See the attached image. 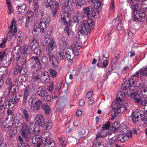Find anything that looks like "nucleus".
I'll list each match as a JSON object with an SVG mask.
<instances>
[{
	"label": "nucleus",
	"mask_w": 147,
	"mask_h": 147,
	"mask_svg": "<svg viewBox=\"0 0 147 147\" xmlns=\"http://www.w3.org/2000/svg\"><path fill=\"white\" fill-rule=\"evenodd\" d=\"M143 111H140L138 112H134L131 114L133 122L136 123L138 121L139 119V116L142 115Z\"/></svg>",
	"instance_id": "6ab92c4d"
},
{
	"label": "nucleus",
	"mask_w": 147,
	"mask_h": 147,
	"mask_svg": "<svg viewBox=\"0 0 147 147\" xmlns=\"http://www.w3.org/2000/svg\"><path fill=\"white\" fill-rule=\"evenodd\" d=\"M109 138H110L109 139V144L108 145L107 147H113L114 145V143L115 142V140L113 138H111L109 137Z\"/></svg>",
	"instance_id": "69168bd1"
},
{
	"label": "nucleus",
	"mask_w": 147,
	"mask_h": 147,
	"mask_svg": "<svg viewBox=\"0 0 147 147\" xmlns=\"http://www.w3.org/2000/svg\"><path fill=\"white\" fill-rule=\"evenodd\" d=\"M22 113L23 114V118L25 119L26 121H28L30 120V117L27 110L25 109H23Z\"/></svg>",
	"instance_id": "72a5a7b5"
},
{
	"label": "nucleus",
	"mask_w": 147,
	"mask_h": 147,
	"mask_svg": "<svg viewBox=\"0 0 147 147\" xmlns=\"http://www.w3.org/2000/svg\"><path fill=\"white\" fill-rule=\"evenodd\" d=\"M127 136H124L122 134H120L118 135L116 139L118 141L124 142L125 140H127Z\"/></svg>",
	"instance_id": "a19ab883"
},
{
	"label": "nucleus",
	"mask_w": 147,
	"mask_h": 147,
	"mask_svg": "<svg viewBox=\"0 0 147 147\" xmlns=\"http://www.w3.org/2000/svg\"><path fill=\"white\" fill-rule=\"evenodd\" d=\"M141 103H140V105H142L144 106V112L147 114V101L145 99H143L141 102Z\"/></svg>",
	"instance_id": "c03bdc74"
},
{
	"label": "nucleus",
	"mask_w": 147,
	"mask_h": 147,
	"mask_svg": "<svg viewBox=\"0 0 147 147\" xmlns=\"http://www.w3.org/2000/svg\"><path fill=\"white\" fill-rule=\"evenodd\" d=\"M21 95H19L17 96L16 94H13L11 95V99H12V100H13L14 103H17L18 101L20 100V97Z\"/></svg>",
	"instance_id": "4c0bfd02"
},
{
	"label": "nucleus",
	"mask_w": 147,
	"mask_h": 147,
	"mask_svg": "<svg viewBox=\"0 0 147 147\" xmlns=\"http://www.w3.org/2000/svg\"><path fill=\"white\" fill-rule=\"evenodd\" d=\"M6 99L5 98H3L1 100L0 104L1 105V107L0 108V110L2 112H3L4 111L5 106V101Z\"/></svg>",
	"instance_id": "8fccbe9b"
},
{
	"label": "nucleus",
	"mask_w": 147,
	"mask_h": 147,
	"mask_svg": "<svg viewBox=\"0 0 147 147\" xmlns=\"http://www.w3.org/2000/svg\"><path fill=\"white\" fill-rule=\"evenodd\" d=\"M138 87L136 82L134 81L133 79H130L123 83L121 88L123 90H126L129 89L133 91L136 89Z\"/></svg>",
	"instance_id": "7ed1b4c3"
},
{
	"label": "nucleus",
	"mask_w": 147,
	"mask_h": 147,
	"mask_svg": "<svg viewBox=\"0 0 147 147\" xmlns=\"http://www.w3.org/2000/svg\"><path fill=\"white\" fill-rule=\"evenodd\" d=\"M94 25V22L92 19L84 21L82 22L80 32L81 33L86 35L93 28Z\"/></svg>",
	"instance_id": "f257e3e1"
},
{
	"label": "nucleus",
	"mask_w": 147,
	"mask_h": 147,
	"mask_svg": "<svg viewBox=\"0 0 147 147\" xmlns=\"http://www.w3.org/2000/svg\"><path fill=\"white\" fill-rule=\"evenodd\" d=\"M18 147H30L29 145L26 142H21L18 143Z\"/></svg>",
	"instance_id": "0e129e2a"
},
{
	"label": "nucleus",
	"mask_w": 147,
	"mask_h": 147,
	"mask_svg": "<svg viewBox=\"0 0 147 147\" xmlns=\"http://www.w3.org/2000/svg\"><path fill=\"white\" fill-rule=\"evenodd\" d=\"M128 96L130 97L131 98L133 99L134 101L138 104L141 103V102L143 99L139 98L140 95L136 92H133L128 95Z\"/></svg>",
	"instance_id": "f8f14e48"
},
{
	"label": "nucleus",
	"mask_w": 147,
	"mask_h": 147,
	"mask_svg": "<svg viewBox=\"0 0 147 147\" xmlns=\"http://www.w3.org/2000/svg\"><path fill=\"white\" fill-rule=\"evenodd\" d=\"M138 5V3H136L131 6L132 9L134 10V20L139 22H143L145 18V14L143 11L137 9Z\"/></svg>",
	"instance_id": "f03ea898"
},
{
	"label": "nucleus",
	"mask_w": 147,
	"mask_h": 147,
	"mask_svg": "<svg viewBox=\"0 0 147 147\" xmlns=\"http://www.w3.org/2000/svg\"><path fill=\"white\" fill-rule=\"evenodd\" d=\"M44 103L42 101L40 100H36L34 102V107H32V110H40L41 108H42Z\"/></svg>",
	"instance_id": "a211bd4d"
},
{
	"label": "nucleus",
	"mask_w": 147,
	"mask_h": 147,
	"mask_svg": "<svg viewBox=\"0 0 147 147\" xmlns=\"http://www.w3.org/2000/svg\"><path fill=\"white\" fill-rule=\"evenodd\" d=\"M56 44L54 39L52 40L51 42L49 43L47 47L46 51V54L54 53L53 51L54 48L56 47Z\"/></svg>",
	"instance_id": "1a4fd4ad"
},
{
	"label": "nucleus",
	"mask_w": 147,
	"mask_h": 147,
	"mask_svg": "<svg viewBox=\"0 0 147 147\" xmlns=\"http://www.w3.org/2000/svg\"><path fill=\"white\" fill-rule=\"evenodd\" d=\"M49 71L50 75L53 78L55 77L57 75V72L54 69H49Z\"/></svg>",
	"instance_id": "052dcab7"
},
{
	"label": "nucleus",
	"mask_w": 147,
	"mask_h": 147,
	"mask_svg": "<svg viewBox=\"0 0 147 147\" xmlns=\"http://www.w3.org/2000/svg\"><path fill=\"white\" fill-rule=\"evenodd\" d=\"M52 126V122L50 121L49 120L48 121H45V124L43 125V126H42L46 128L47 129H50Z\"/></svg>",
	"instance_id": "c9c22d12"
},
{
	"label": "nucleus",
	"mask_w": 147,
	"mask_h": 147,
	"mask_svg": "<svg viewBox=\"0 0 147 147\" xmlns=\"http://www.w3.org/2000/svg\"><path fill=\"white\" fill-rule=\"evenodd\" d=\"M29 61L32 68H37L38 70L41 68L42 65L40 62V57L33 56L30 59Z\"/></svg>",
	"instance_id": "423d86ee"
},
{
	"label": "nucleus",
	"mask_w": 147,
	"mask_h": 147,
	"mask_svg": "<svg viewBox=\"0 0 147 147\" xmlns=\"http://www.w3.org/2000/svg\"><path fill=\"white\" fill-rule=\"evenodd\" d=\"M110 121H108L107 123H105L103 125L102 127V130H101L100 131V132L101 133H102L101 132V131L103 132V134H105L106 132H107V135L109 134V136L111 135L112 134V133H109V132H107V131H104L103 132L104 130H106L107 129H109V128L110 126Z\"/></svg>",
	"instance_id": "cd10ccee"
},
{
	"label": "nucleus",
	"mask_w": 147,
	"mask_h": 147,
	"mask_svg": "<svg viewBox=\"0 0 147 147\" xmlns=\"http://www.w3.org/2000/svg\"><path fill=\"white\" fill-rule=\"evenodd\" d=\"M42 108L44 110L45 113L46 115H49L50 114L51 111V109L48 104H44Z\"/></svg>",
	"instance_id": "7c9ffc66"
},
{
	"label": "nucleus",
	"mask_w": 147,
	"mask_h": 147,
	"mask_svg": "<svg viewBox=\"0 0 147 147\" xmlns=\"http://www.w3.org/2000/svg\"><path fill=\"white\" fill-rule=\"evenodd\" d=\"M27 78V75H20L18 79V82L20 83L25 82L26 81Z\"/></svg>",
	"instance_id": "ea45409f"
},
{
	"label": "nucleus",
	"mask_w": 147,
	"mask_h": 147,
	"mask_svg": "<svg viewBox=\"0 0 147 147\" xmlns=\"http://www.w3.org/2000/svg\"><path fill=\"white\" fill-rule=\"evenodd\" d=\"M65 54L64 50L60 48L58 51H57L56 56L58 59L60 61L66 60Z\"/></svg>",
	"instance_id": "dca6fc26"
},
{
	"label": "nucleus",
	"mask_w": 147,
	"mask_h": 147,
	"mask_svg": "<svg viewBox=\"0 0 147 147\" xmlns=\"http://www.w3.org/2000/svg\"><path fill=\"white\" fill-rule=\"evenodd\" d=\"M5 83L7 85H8V87H9V88H11L12 83L11 79L10 78H7L5 82Z\"/></svg>",
	"instance_id": "e2e57ef3"
},
{
	"label": "nucleus",
	"mask_w": 147,
	"mask_h": 147,
	"mask_svg": "<svg viewBox=\"0 0 147 147\" xmlns=\"http://www.w3.org/2000/svg\"><path fill=\"white\" fill-rule=\"evenodd\" d=\"M6 37L8 38V39L14 40L16 39V37L20 38V36L18 35V34H16L12 31L8 32V34L6 35Z\"/></svg>",
	"instance_id": "b1692460"
},
{
	"label": "nucleus",
	"mask_w": 147,
	"mask_h": 147,
	"mask_svg": "<svg viewBox=\"0 0 147 147\" xmlns=\"http://www.w3.org/2000/svg\"><path fill=\"white\" fill-rule=\"evenodd\" d=\"M7 55L5 51H2L0 52V61H3V60H7Z\"/></svg>",
	"instance_id": "79ce46f5"
},
{
	"label": "nucleus",
	"mask_w": 147,
	"mask_h": 147,
	"mask_svg": "<svg viewBox=\"0 0 147 147\" xmlns=\"http://www.w3.org/2000/svg\"><path fill=\"white\" fill-rule=\"evenodd\" d=\"M35 120L37 123L38 125L39 126H43L45 124V119L43 116L41 114L36 115L34 117Z\"/></svg>",
	"instance_id": "4468645a"
},
{
	"label": "nucleus",
	"mask_w": 147,
	"mask_h": 147,
	"mask_svg": "<svg viewBox=\"0 0 147 147\" xmlns=\"http://www.w3.org/2000/svg\"><path fill=\"white\" fill-rule=\"evenodd\" d=\"M43 36H45L44 38L45 41L47 43H49L50 42H51L52 41V40H53L54 39L53 38L49 37L48 34V36H46L43 34Z\"/></svg>",
	"instance_id": "bf43d9fd"
},
{
	"label": "nucleus",
	"mask_w": 147,
	"mask_h": 147,
	"mask_svg": "<svg viewBox=\"0 0 147 147\" xmlns=\"http://www.w3.org/2000/svg\"><path fill=\"white\" fill-rule=\"evenodd\" d=\"M1 71L0 72V89L2 87L3 83V79L4 78V76L7 75V69L6 67H2Z\"/></svg>",
	"instance_id": "2eb2a0df"
},
{
	"label": "nucleus",
	"mask_w": 147,
	"mask_h": 147,
	"mask_svg": "<svg viewBox=\"0 0 147 147\" xmlns=\"http://www.w3.org/2000/svg\"><path fill=\"white\" fill-rule=\"evenodd\" d=\"M102 133H98L97 134L95 140L93 142V146L95 147H100V146L103 145L102 140V138H105L107 135V133L106 132L105 134H103V132L101 131Z\"/></svg>",
	"instance_id": "39448f33"
},
{
	"label": "nucleus",
	"mask_w": 147,
	"mask_h": 147,
	"mask_svg": "<svg viewBox=\"0 0 147 147\" xmlns=\"http://www.w3.org/2000/svg\"><path fill=\"white\" fill-rule=\"evenodd\" d=\"M23 51H22V49L21 54L22 55H27L30 53V49L27 47L23 46L22 47Z\"/></svg>",
	"instance_id": "58836bf2"
},
{
	"label": "nucleus",
	"mask_w": 147,
	"mask_h": 147,
	"mask_svg": "<svg viewBox=\"0 0 147 147\" xmlns=\"http://www.w3.org/2000/svg\"><path fill=\"white\" fill-rule=\"evenodd\" d=\"M47 135H48V136H47L45 139V140L43 143V144L49 147H55L56 144L55 141L53 139L51 138L49 136V134L50 133L48 132H46L45 133Z\"/></svg>",
	"instance_id": "6e6552de"
},
{
	"label": "nucleus",
	"mask_w": 147,
	"mask_h": 147,
	"mask_svg": "<svg viewBox=\"0 0 147 147\" xmlns=\"http://www.w3.org/2000/svg\"><path fill=\"white\" fill-rule=\"evenodd\" d=\"M22 48L19 49L17 51L16 54V59L17 61H18L21 57V55H22L21 54Z\"/></svg>",
	"instance_id": "603ef678"
},
{
	"label": "nucleus",
	"mask_w": 147,
	"mask_h": 147,
	"mask_svg": "<svg viewBox=\"0 0 147 147\" xmlns=\"http://www.w3.org/2000/svg\"><path fill=\"white\" fill-rule=\"evenodd\" d=\"M11 88L8 87L4 91V96L7 97H9L10 96V91Z\"/></svg>",
	"instance_id": "3c124183"
},
{
	"label": "nucleus",
	"mask_w": 147,
	"mask_h": 147,
	"mask_svg": "<svg viewBox=\"0 0 147 147\" xmlns=\"http://www.w3.org/2000/svg\"><path fill=\"white\" fill-rule=\"evenodd\" d=\"M32 138V144L34 146L40 147L42 145V140L37 139V138L35 137V136H34Z\"/></svg>",
	"instance_id": "c85d7f7f"
},
{
	"label": "nucleus",
	"mask_w": 147,
	"mask_h": 147,
	"mask_svg": "<svg viewBox=\"0 0 147 147\" xmlns=\"http://www.w3.org/2000/svg\"><path fill=\"white\" fill-rule=\"evenodd\" d=\"M101 4L100 1H96L93 3L92 6L96 9H98L101 6Z\"/></svg>",
	"instance_id": "09e8293b"
},
{
	"label": "nucleus",
	"mask_w": 147,
	"mask_h": 147,
	"mask_svg": "<svg viewBox=\"0 0 147 147\" xmlns=\"http://www.w3.org/2000/svg\"><path fill=\"white\" fill-rule=\"evenodd\" d=\"M25 126L23 127V130H25L26 131L31 132L32 131L34 128L35 125L31 123L30 120L26 121L25 123Z\"/></svg>",
	"instance_id": "9b49d317"
},
{
	"label": "nucleus",
	"mask_w": 147,
	"mask_h": 147,
	"mask_svg": "<svg viewBox=\"0 0 147 147\" xmlns=\"http://www.w3.org/2000/svg\"><path fill=\"white\" fill-rule=\"evenodd\" d=\"M39 43L38 40L37 38H35L32 39L30 44V45H35L36 46H38V45Z\"/></svg>",
	"instance_id": "338daca9"
},
{
	"label": "nucleus",
	"mask_w": 147,
	"mask_h": 147,
	"mask_svg": "<svg viewBox=\"0 0 147 147\" xmlns=\"http://www.w3.org/2000/svg\"><path fill=\"white\" fill-rule=\"evenodd\" d=\"M46 55L49 58L50 62L53 67L55 68L57 67L59 64V61L55 56L54 53Z\"/></svg>",
	"instance_id": "9d476101"
},
{
	"label": "nucleus",
	"mask_w": 147,
	"mask_h": 147,
	"mask_svg": "<svg viewBox=\"0 0 147 147\" xmlns=\"http://www.w3.org/2000/svg\"><path fill=\"white\" fill-rule=\"evenodd\" d=\"M34 15V13L32 11H28L26 13V16L27 19L30 20V18Z\"/></svg>",
	"instance_id": "774afa93"
},
{
	"label": "nucleus",
	"mask_w": 147,
	"mask_h": 147,
	"mask_svg": "<svg viewBox=\"0 0 147 147\" xmlns=\"http://www.w3.org/2000/svg\"><path fill=\"white\" fill-rule=\"evenodd\" d=\"M122 21L120 19V21H118V24H117L116 23H114L115 25L117 27V28L118 30H122L123 29L122 25L121 24L122 22Z\"/></svg>",
	"instance_id": "864d4df0"
},
{
	"label": "nucleus",
	"mask_w": 147,
	"mask_h": 147,
	"mask_svg": "<svg viewBox=\"0 0 147 147\" xmlns=\"http://www.w3.org/2000/svg\"><path fill=\"white\" fill-rule=\"evenodd\" d=\"M74 2L75 6L77 8H80L83 5V1L82 0H73Z\"/></svg>",
	"instance_id": "e433bc0d"
},
{
	"label": "nucleus",
	"mask_w": 147,
	"mask_h": 147,
	"mask_svg": "<svg viewBox=\"0 0 147 147\" xmlns=\"http://www.w3.org/2000/svg\"><path fill=\"white\" fill-rule=\"evenodd\" d=\"M145 75L147 76V71L145 70L144 68L139 71L137 72L136 74L134 75L133 76L138 78Z\"/></svg>",
	"instance_id": "bb28decb"
},
{
	"label": "nucleus",
	"mask_w": 147,
	"mask_h": 147,
	"mask_svg": "<svg viewBox=\"0 0 147 147\" xmlns=\"http://www.w3.org/2000/svg\"><path fill=\"white\" fill-rule=\"evenodd\" d=\"M22 135L24 139L27 142H30L31 140H32L34 136L31 132L26 131L25 130H22Z\"/></svg>",
	"instance_id": "ddd939ff"
},
{
	"label": "nucleus",
	"mask_w": 147,
	"mask_h": 147,
	"mask_svg": "<svg viewBox=\"0 0 147 147\" xmlns=\"http://www.w3.org/2000/svg\"><path fill=\"white\" fill-rule=\"evenodd\" d=\"M144 113L143 112L142 113V115L140 116V117H142L141 119V122L142 124L145 123H147V116H146L145 115H144Z\"/></svg>",
	"instance_id": "de8ad7c7"
},
{
	"label": "nucleus",
	"mask_w": 147,
	"mask_h": 147,
	"mask_svg": "<svg viewBox=\"0 0 147 147\" xmlns=\"http://www.w3.org/2000/svg\"><path fill=\"white\" fill-rule=\"evenodd\" d=\"M7 128L8 130L7 132V136L10 137H12L15 136L17 132V128L11 126H8Z\"/></svg>",
	"instance_id": "f3484780"
},
{
	"label": "nucleus",
	"mask_w": 147,
	"mask_h": 147,
	"mask_svg": "<svg viewBox=\"0 0 147 147\" xmlns=\"http://www.w3.org/2000/svg\"><path fill=\"white\" fill-rule=\"evenodd\" d=\"M40 78L43 82H47L50 80V76L49 73L45 72L41 73Z\"/></svg>",
	"instance_id": "4be33fe9"
},
{
	"label": "nucleus",
	"mask_w": 147,
	"mask_h": 147,
	"mask_svg": "<svg viewBox=\"0 0 147 147\" xmlns=\"http://www.w3.org/2000/svg\"><path fill=\"white\" fill-rule=\"evenodd\" d=\"M32 78L34 81H38L40 78L37 73H33L32 76Z\"/></svg>",
	"instance_id": "680f3d73"
},
{
	"label": "nucleus",
	"mask_w": 147,
	"mask_h": 147,
	"mask_svg": "<svg viewBox=\"0 0 147 147\" xmlns=\"http://www.w3.org/2000/svg\"><path fill=\"white\" fill-rule=\"evenodd\" d=\"M30 89L29 87H26L24 91L23 99L22 100V103H25L28 97L30 96Z\"/></svg>",
	"instance_id": "5701e85b"
},
{
	"label": "nucleus",
	"mask_w": 147,
	"mask_h": 147,
	"mask_svg": "<svg viewBox=\"0 0 147 147\" xmlns=\"http://www.w3.org/2000/svg\"><path fill=\"white\" fill-rule=\"evenodd\" d=\"M53 3V0H47L45 5V7L48 9H50Z\"/></svg>",
	"instance_id": "49530a36"
},
{
	"label": "nucleus",
	"mask_w": 147,
	"mask_h": 147,
	"mask_svg": "<svg viewBox=\"0 0 147 147\" xmlns=\"http://www.w3.org/2000/svg\"><path fill=\"white\" fill-rule=\"evenodd\" d=\"M51 13L52 16L53 17H55L56 16L59 9V5L57 2L54 3L51 7Z\"/></svg>",
	"instance_id": "aec40b11"
},
{
	"label": "nucleus",
	"mask_w": 147,
	"mask_h": 147,
	"mask_svg": "<svg viewBox=\"0 0 147 147\" xmlns=\"http://www.w3.org/2000/svg\"><path fill=\"white\" fill-rule=\"evenodd\" d=\"M14 103L12 99H7L6 102H5V107L7 108H11L14 106Z\"/></svg>",
	"instance_id": "c756f323"
},
{
	"label": "nucleus",
	"mask_w": 147,
	"mask_h": 147,
	"mask_svg": "<svg viewBox=\"0 0 147 147\" xmlns=\"http://www.w3.org/2000/svg\"><path fill=\"white\" fill-rule=\"evenodd\" d=\"M65 53L66 55H71V56H73L74 55L73 50L72 49L70 48H68L65 52Z\"/></svg>",
	"instance_id": "5fc2aeb1"
},
{
	"label": "nucleus",
	"mask_w": 147,
	"mask_h": 147,
	"mask_svg": "<svg viewBox=\"0 0 147 147\" xmlns=\"http://www.w3.org/2000/svg\"><path fill=\"white\" fill-rule=\"evenodd\" d=\"M48 25L46 24L42 20L40 21L39 23V26L40 30H41L42 33L44 34L45 36H48V34L47 32L46 27L48 26Z\"/></svg>",
	"instance_id": "412c9836"
},
{
	"label": "nucleus",
	"mask_w": 147,
	"mask_h": 147,
	"mask_svg": "<svg viewBox=\"0 0 147 147\" xmlns=\"http://www.w3.org/2000/svg\"><path fill=\"white\" fill-rule=\"evenodd\" d=\"M67 38L64 36H63L61 38V41L62 42L63 46L65 47H67L68 45V43L67 42Z\"/></svg>",
	"instance_id": "6e6d98bb"
},
{
	"label": "nucleus",
	"mask_w": 147,
	"mask_h": 147,
	"mask_svg": "<svg viewBox=\"0 0 147 147\" xmlns=\"http://www.w3.org/2000/svg\"><path fill=\"white\" fill-rule=\"evenodd\" d=\"M120 126V125L119 124V122L118 121H115L112 124L110 129L111 130L115 132L118 130Z\"/></svg>",
	"instance_id": "2f4dec72"
},
{
	"label": "nucleus",
	"mask_w": 147,
	"mask_h": 147,
	"mask_svg": "<svg viewBox=\"0 0 147 147\" xmlns=\"http://www.w3.org/2000/svg\"><path fill=\"white\" fill-rule=\"evenodd\" d=\"M124 93L121 92H120L118 93L117 96L118 97L120 96L119 98H117L115 101V102L113 103V104L115 103V107L114 108L116 109V110L119 111L120 110L122 111H124L127 109V107L125 105L120 104V102L121 101V100L120 98H122V96H124Z\"/></svg>",
	"instance_id": "20e7f679"
},
{
	"label": "nucleus",
	"mask_w": 147,
	"mask_h": 147,
	"mask_svg": "<svg viewBox=\"0 0 147 147\" xmlns=\"http://www.w3.org/2000/svg\"><path fill=\"white\" fill-rule=\"evenodd\" d=\"M46 90L44 87L39 88L38 89L37 94L40 96L44 97L47 92H45Z\"/></svg>",
	"instance_id": "473e14b6"
},
{
	"label": "nucleus",
	"mask_w": 147,
	"mask_h": 147,
	"mask_svg": "<svg viewBox=\"0 0 147 147\" xmlns=\"http://www.w3.org/2000/svg\"><path fill=\"white\" fill-rule=\"evenodd\" d=\"M61 21H62L64 24L66 25L65 28H71V23L72 22L71 20L67 21L66 18L65 17H61Z\"/></svg>",
	"instance_id": "f704fd0d"
},
{
	"label": "nucleus",
	"mask_w": 147,
	"mask_h": 147,
	"mask_svg": "<svg viewBox=\"0 0 147 147\" xmlns=\"http://www.w3.org/2000/svg\"><path fill=\"white\" fill-rule=\"evenodd\" d=\"M30 49L34 51V53L37 55H39L41 53L40 47L35 45H31Z\"/></svg>",
	"instance_id": "a878e982"
},
{
	"label": "nucleus",
	"mask_w": 147,
	"mask_h": 147,
	"mask_svg": "<svg viewBox=\"0 0 147 147\" xmlns=\"http://www.w3.org/2000/svg\"><path fill=\"white\" fill-rule=\"evenodd\" d=\"M18 1H22L23 2L21 3H19L18 6V12L20 13H22L25 11L26 8V5L24 3V0H18Z\"/></svg>",
	"instance_id": "393cba45"
},
{
	"label": "nucleus",
	"mask_w": 147,
	"mask_h": 147,
	"mask_svg": "<svg viewBox=\"0 0 147 147\" xmlns=\"http://www.w3.org/2000/svg\"><path fill=\"white\" fill-rule=\"evenodd\" d=\"M33 30L32 34L33 36L35 37L37 36L38 35L39 32L40 31V29L39 27H36L34 28Z\"/></svg>",
	"instance_id": "a18cd8bd"
},
{
	"label": "nucleus",
	"mask_w": 147,
	"mask_h": 147,
	"mask_svg": "<svg viewBox=\"0 0 147 147\" xmlns=\"http://www.w3.org/2000/svg\"><path fill=\"white\" fill-rule=\"evenodd\" d=\"M84 14L86 16L89 20L92 19V18H95L96 13L95 9L92 6H88L83 8Z\"/></svg>",
	"instance_id": "0eeeda50"
},
{
	"label": "nucleus",
	"mask_w": 147,
	"mask_h": 147,
	"mask_svg": "<svg viewBox=\"0 0 147 147\" xmlns=\"http://www.w3.org/2000/svg\"><path fill=\"white\" fill-rule=\"evenodd\" d=\"M26 57H21L20 63L22 65V67H23V68L24 67H25L24 65L26 64Z\"/></svg>",
	"instance_id": "4d7b16f0"
},
{
	"label": "nucleus",
	"mask_w": 147,
	"mask_h": 147,
	"mask_svg": "<svg viewBox=\"0 0 147 147\" xmlns=\"http://www.w3.org/2000/svg\"><path fill=\"white\" fill-rule=\"evenodd\" d=\"M36 99L35 98H31L29 100L28 103L29 105L30 106V108L31 110H32L33 107L34 106V102L36 101Z\"/></svg>",
	"instance_id": "37998d69"
},
{
	"label": "nucleus",
	"mask_w": 147,
	"mask_h": 147,
	"mask_svg": "<svg viewBox=\"0 0 147 147\" xmlns=\"http://www.w3.org/2000/svg\"><path fill=\"white\" fill-rule=\"evenodd\" d=\"M141 94L145 97H147V87L142 89Z\"/></svg>",
	"instance_id": "13d9d810"
}]
</instances>
